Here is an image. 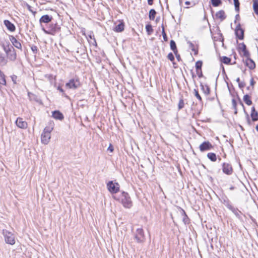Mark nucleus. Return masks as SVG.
<instances>
[{
  "label": "nucleus",
  "instance_id": "1",
  "mask_svg": "<svg viewBox=\"0 0 258 258\" xmlns=\"http://www.w3.org/2000/svg\"><path fill=\"white\" fill-rule=\"evenodd\" d=\"M53 130V123H50L43 130L41 135V141L43 144L47 145L51 139V133Z\"/></svg>",
  "mask_w": 258,
  "mask_h": 258
},
{
  "label": "nucleus",
  "instance_id": "2",
  "mask_svg": "<svg viewBox=\"0 0 258 258\" xmlns=\"http://www.w3.org/2000/svg\"><path fill=\"white\" fill-rule=\"evenodd\" d=\"M119 201L125 208H131L133 204L129 195L125 192H122L120 196Z\"/></svg>",
  "mask_w": 258,
  "mask_h": 258
},
{
  "label": "nucleus",
  "instance_id": "3",
  "mask_svg": "<svg viewBox=\"0 0 258 258\" xmlns=\"http://www.w3.org/2000/svg\"><path fill=\"white\" fill-rule=\"evenodd\" d=\"M3 235L4 237L5 241L6 243L10 245L15 244L16 242L15 236L12 232L7 230H3Z\"/></svg>",
  "mask_w": 258,
  "mask_h": 258
},
{
  "label": "nucleus",
  "instance_id": "4",
  "mask_svg": "<svg viewBox=\"0 0 258 258\" xmlns=\"http://www.w3.org/2000/svg\"><path fill=\"white\" fill-rule=\"evenodd\" d=\"M4 49L7 55L8 58L11 61H15L17 57V54L12 46H4Z\"/></svg>",
  "mask_w": 258,
  "mask_h": 258
},
{
  "label": "nucleus",
  "instance_id": "5",
  "mask_svg": "<svg viewBox=\"0 0 258 258\" xmlns=\"http://www.w3.org/2000/svg\"><path fill=\"white\" fill-rule=\"evenodd\" d=\"M80 85V83L79 79L77 78H73L66 83V87L68 89H76L78 88Z\"/></svg>",
  "mask_w": 258,
  "mask_h": 258
},
{
  "label": "nucleus",
  "instance_id": "6",
  "mask_svg": "<svg viewBox=\"0 0 258 258\" xmlns=\"http://www.w3.org/2000/svg\"><path fill=\"white\" fill-rule=\"evenodd\" d=\"M107 187L109 192L114 194L119 191V185L116 182H113L112 181H111L107 184Z\"/></svg>",
  "mask_w": 258,
  "mask_h": 258
},
{
  "label": "nucleus",
  "instance_id": "7",
  "mask_svg": "<svg viewBox=\"0 0 258 258\" xmlns=\"http://www.w3.org/2000/svg\"><path fill=\"white\" fill-rule=\"evenodd\" d=\"M135 238L138 243H142L144 242L145 240V237L144 235V231L143 229L138 228L137 229Z\"/></svg>",
  "mask_w": 258,
  "mask_h": 258
},
{
  "label": "nucleus",
  "instance_id": "8",
  "mask_svg": "<svg viewBox=\"0 0 258 258\" xmlns=\"http://www.w3.org/2000/svg\"><path fill=\"white\" fill-rule=\"evenodd\" d=\"M16 124L17 126L22 129H25L27 127V123L26 121H24L23 119L21 117H18L16 120Z\"/></svg>",
  "mask_w": 258,
  "mask_h": 258
},
{
  "label": "nucleus",
  "instance_id": "9",
  "mask_svg": "<svg viewBox=\"0 0 258 258\" xmlns=\"http://www.w3.org/2000/svg\"><path fill=\"white\" fill-rule=\"evenodd\" d=\"M213 148L212 144L208 141L203 143L200 146V150L201 152H204L211 150Z\"/></svg>",
  "mask_w": 258,
  "mask_h": 258
},
{
  "label": "nucleus",
  "instance_id": "10",
  "mask_svg": "<svg viewBox=\"0 0 258 258\" xmlns=\"http://www.w3.org/2000/svg\"><path fill=\"white\" fill-rule=\"evenodd\" d=\"M222 170L224 173L227 175H230L232 173V166L228 163H223L222 166Z\"/></svg>",
  "mask_w": 258,
  "mask_h": 258
},
{
  "label": "nucleus",
  "instance_id": "11",
  "mask_svg": "<svg viewBox=\"0 0 258 258\" xmlns=\"http://www.w3.org/2000/svg\"><path fill=\"white\" fill-rule=\"evenodd\" d=\"M4 25L7 27V29L10 32H14L16 30L15 26L10 21L5 20L4 21Z\"/></svg>",
  "mask_w": 258,
  "mask_h": 258
},
{
  "label": "nucleus",
  "instance_id": "12",
  "mask_svg": "<svg viewBox=\"0 0 258 258\" xmlns=\"http://www.w3.org/2000/svg\"><path fill=\"white\" fill-rule=\"evenodd\" d=\"M243 33H244V31H243V29H242L240 28V26H237L236 28L235 29V34H236L237 37L240 40L243 39Z\"/></svg>",
  "mask_w": 258,
  "mask_h": 258
},
{
  "label": "nucleus",
  "instance_id": "13",
  "mask_svg": "<svg viewBox=\"0 0 258 258\" xmlns=\"http://www.w3.org/2000/svg\"><path fill=\"white\" fill-rule=\"evenodd\" d=\"M10 41L12 43L13 45L18 49H21L22 45L19 41L17 40L15 37L11 36L10 38Z\"/></svg>",
  "mask_w": 258,
  "mask_h": 258
},
{
  "label": "nucleus",
  "instance_id": "14",
  "mask_svg": "<svg viewBox=\"0 0 258 258\" xmlns=\"http://www.w3.org/2000/svg\"><path fill=\"white\" fill-rule=\"evenodd\" d=\"M52 117L55 119H58L61 120L63 119L64 116L58 110H55L52 112Z\"/></svg>",
  "mask_w": 258,
  "mask_h": 258
},
{
  "label": "nucleus",
  "instance_id": "15",
  "mask_svg": "<svg viewBox=\"0 0 258 258\" xmlns=\"http://www.w3.org/2000/svg\"><path fill=\"white\" fill-rule=\"evenodd\" d=\"M52 20V17L49 16V15H43L40 19V23H48L50 22Z\"/></svg>",
  "mask_w": 258,
  "mask_h": 258
},
{
  "label": "nucleus",
  "instance_id": "16",
  "mask_svg": "<svg viewBox=\"0 0 258 258\" xmlns=\"http://www.w3.org/2000/svg\"><path fill=\"white\" fill-rule=\"evenodd\" d=\"M239 49L243 52V55L245 56H249V52L246 50V45L244 43H241L239 45Z\"/></svg>",
  "mask_w": 258,
  "mask_h": 258
},
{
  "label": "nucleus",
  "instance_id": "17",
  "mask_svg": "<svg viewBox=\"0 0 258 258\" xmlns=\"http://www.w3.org/2000/svg\"><path fill=\"white\" fill-rule=\"evenodd\" d=\"M215 16H216V19H218L220 21L224 20L226 18L225 12L222 10H221V11H219V12H218L216 14Z\"/></svg>",
  "mask_w": 258,
  "mask_h": 258
},
{
  "label": "nucleus",
  "instance_id": "18",
  "mask_svg": "<svg viewBox=\"0 0 258 258\" xmlns=\"http://www.w3.org/2000/svg\"><path fill=\"white\" fill-rule=\"evenodd\" d=\"M124 30V24L120 23L116 25L113 29V30L116 32H121Z\"/></svg>",
  "mask_w": 258,
  "mask_h": 258
},
{
  "label": "nucleus",
  "instance_id": "19",
  "mask_svg": "<svg viewBox=\"0 0 258 258\" xmlns=\"http://www.w3.org/2000/svg\"><path fill=\"white\" fill-rule=\"evenodd\" d=\"M45 77L49 80L51 84H55V77L53 76L51 74H46L45 75Z\"/></svg>",
  "mask_w": 258,
  "mask_h": 258
},
{
  "label": "nucleus",
  "instance_id": "20",
  "mask_svg": "<svg viewBox=\"0 0 258 258\" xmlns=\"http://www.w3.org/2000/svg\"><path fill=\"white\" fill-rule=\"evenodd\" d=\"M187 43L189 45V48L195 53V54L198 53V49L196 45H194L192 42L188 41Z\"/></svg>",
  "mask_w": 258,
  "mask_h": 258
},
{
  "label": "nucleus",
  "instance_id": "21",
  "mask_svg": "<svg viewBox=\"0 0 258 258\" xmlns=\"http://www.w3.org/2000/svg\"><path fill=\"white\" fill-rule=\"evenodd\" d=\"M251 117L253 121H256L258 119V113L253 107L251 113Z\"/></svg>",
  "mask_w": 258,
  "mask_h": 258
},
{
  "label": "nucleus",
  "instance_id": "22",
  "mask_svg": "<svg viewBox=\"0 0 258 258\" xmlns=\"http://www.w3.org/2000/svg\"><path fill=\"white\" fill-rule=\"evenodd\" d=\"M7 59L5 57L4 54L0 51V64L6 65L7 63Z\"/></svg>",
  "mask_w": 258,
  "mask_h": 258
},
{
  "label": "nucleus",
  "instance_id": "23",
  "mask_svg": "<svg viewBox=\"0 0 258 258\" xmlns=\"http://www.w3.org/2000/svg\"><path fill=\"white\" fill-rule=\"evenodd\" d=\"M42 30L45 34L54 35L57 31V28H54L50 30H46L43 28Z\"/></svg>",
  "mask_w": 258,
  "mask_h": 258
},
{
  "label": "nucleus",
  "instance_id": "24",
  "mask_svg": "<svg viewBox=\"0 0 258 258\" xmlns=\"http://www.w3.org/2000/svg\"><path fill=\"white\" fill-rule=\"evenodd\" d=\"M208 158L212 161L215 162L217 160V156L213 153H209L207 155Z\"/></svg>",
  "mask_w": 258,
  "mask_h": 258
},
{
  "label": "nucleus",
  "instance_id": "25",
  "mask_svg": "<svg viewBox=\"0 0 258 258\" xmlns=\"http://www.w3.org/2000/svg\"><path fill=\"white\" fill-rule=\"evenodd\" d=\"M6 85V81L4 74H0V87Z\"/></svg>",
  "mask_w": 258,
  "mask_h": 258
},
{
  "label": "nucleus",
  "instance_id": "26",
  "mask_svg": "<svg viewBox=\"0 0 258 258\" xmlns=\"http://www.w3.org/2000/svg\"><path fill=\"white\" fill-rule=\"evenodd\" d=\"M243 100L244 102L248 105H250L252 104V101L250 99V97L248 95H245L243 96Z\"/></svg>",
  "mask_w": 258,
  "mask_h": 258
},
{
  "label": "nucleus",
  "instance_id": "27",
  "mask_svg": "<svg viewBox=\"0 0 258 258\" xmlns=\"http://www.w3.org/2000/svg\"><path fill=\"white\" fill-rule=\"evenodd\" d=\"M253 9L255 13L258 15V1L253 0Z\"/></svg>",
  "mask_w": 258,
  "mask_h": 258
},
{
  "label": "nucleus",
  "instance_id": "28",
  "mask_svg": "<svg viewBox=\"0 0 258 258\" xmlns=\"http://www.w3.org/2000/svg\"><path fill=\"white\" fill-rule=\"evenodd\" d=\"M170 48L173 51L176 53L177 52L175 42L173 40H171L170 43Z\"/></svg>",
  "mask_w": 258,
  "mask_h": 258
},
{
  "label": "nucleus",
  "instance_id": "29",
  "mask_svg": "<svg viewBox=\"0 0 258 258\" xmlns=\"http://www.w3.org/2000/svg\"><path fill=\"white\" fill-rule=\"evenodd\" d=\"M156 12L154 9H151L149 12V17L151 20L155 19Z\"/></svg>",
  "mask_w": 258,
  "mask_h": 258
},
{
  "label": "nucleus",
  "instance_id": "30",
  "mask_svg": "<svg viewBox=\"0 0 258 258\" xmlns=\"http://www.w3.org/2000/svg\"><path fill=\"white\" fill-rule=\"evenodd\" d=\"M230 209L232 211V212L234 214V215L238 218H240V211H239L237 209H235L232 207H230Z\"/></svg>",
  "mask_w": 258,
  "mask_h": 258
},
{
  "label": "nucleus",
  "instance_id": "31",
  "mask_svg": "<svg viewBox=\"0 0 258 258\" xmlns=\"http://www.w3.org/2000/svg\"><path fill=\"white\" fill-rule=\"evenodd\" d=\"M247 65L251 69H252L255 67L254 62L251 59L247 60Z\"/></svg>",
  "mask_w": 258,
  "mask_h": 258
},
{
  "label": "nucleus",
  "instance_id": "32",
  "mask_svg": "<svg viewBox=\"0 0 258 258\" xmlns=\"http://www.w3.org/2000/svg\"><path fill=\"white\" fill-rule=\"evenodd\" d=\"M146 31L148 34V35H150L153 31V29L151 25H147L146 26Z\"/></svg>",
  "mask_w": 258,
  "mask_h": 258
},
{
  "label": "nucleus",
  "instance_id": "33",
  "mask_svg": "<svg viewBox=\"0 0 258 258\" xmlns=\"http://www.w3.org/2000/svg\"><path fill=\"white\" fill-rule=\"evenodd\" d=\"M211 2L214 7L218 6L221 3L220 0H211Z\"/></svg>",
  "mask_w": 258,
  "mask_h": 258
},
{
  "label": "nucleus",
  "instance_id": "34",
  "mask_svg": "<svg viewBox=\"0 0 258 258\" xmlns=\"http://www.w3.org/2000/svg\"><path fill=\"white\" fill-rule=\"evenodd\" d=\"M184 103L183 100L182 99H180L179 101L178 105V109H181L183 108L184 107Z\"/></svg>",
  "mask_w": 258,
  "mask_h": 258
},
{
  "label": "nucleus",
  "instance_id": "35",
  "mask_svg": "<svg viewBox=\"0 0 258 258\" xmlns=\"http://www.w3.org/2000/svg\"><path fill=\"white\" fill-rule=\"evenodd\" d=\"M230 61H231L230 58H229L227 57H226V56H224L222 58L223 62L224 63H226V64H228L229 63H230Z\"/></svg>",
  "mask_w": 258,
  "mask_h": 258
},
{
  "label": "nucleus",
  "instance_id": "36",
  "mask_svg": "<svg viewBox=\"0 0 258 258\" xmlns=\"http://www.w3.org/2000/svg\"><path fill=\"white\" fill-rule=\"evenodd\" d=\"M233 1H234L235 10L236 11H238L239 7V3L238 0H233Z\"/></svg>",
  "mask_w": 258,
  "mask_h": 258
},
{
  "label": "nucleus",
  "instance_id": "37",
  "mask_svg": "<svg viewBox=\"0 0 258 258\" xmlns=\"http://www.w3.org/2000/svg\"><path fill=\"white\" fill-rule=\"evenodd\" d=\"M202 66V61H198L196 63V68L197 70L200 69Z\"/></svg>",
  "mask_w": 258,
  "mask_h": 258
},
{
  "label": "nucleus",
  "instance_id": "38",
  "mask_svg": "<svg viewBox=\"0 0 258 258\" xmlns=\"http://www.w3.org/2000/svg\"><path fill=\"white\" fill-rule=\"evenodd\" d=\"M26 6L27 8V9L30 12H31L32 13H33L34 15H35L36 14V12L35 11H33L32 9H31V7L28 4H26Z\"/></svg>",
  "mask_w": 258,
  "mask_h": 258
},
{
  "label": "nucleus",
  "instance_id": "39",
  "mask_svg": "<svg viewBox=\"0 0 258 258\" xmlns=\"http://www.w3.org/2000/svg\"><path fill=\"white\" fill-rule=\"evenodd\" d=\"M194 92H195V96L197 97V98L200 100V101H201L202 100V98L201 97V96L200 95V94H199L197 90H196V89L194 90Z\"/></svg>",
  "mask_w": 258,
  "mask_h": 258
},
{
  "label": "nucleus",
  "instance_id": "40",
  "mask_svg": "<svg viewBox=\"0 0 258 258\" xmlns=\"http://www.w3.org/2000/svg\"><path fill=\"white\" fill-rule=\"evenodd\" d=\"M168 58L171 61H173L174 59V57L172 53H169L167 56Z\"/></svg>",
  "mask_w": 258,
  "mask_h": 258
},
{
  "label": "nucleus",
  "instance_id": "41",
  "mask_svg": "<svg viewBox=\"0 0 258 258\" xmlns=\"http://www.w3.org/2000/svg\"><path fill=\"white\" fill-rule=\"evenodd\" d=\"M107 150L110 151V152H111V153L113 152V151L114 150V148L111 144L109 145V146L107 149Z\"/></svg>",
  "mask_w": 258,
  "mask_h": 258
},
{
  "label": "nucleus",
  "instance_id": "42",
  "mask_svg": "<svg viewBox=\"0 0 258 258\" xmlns=\"http://www.w3.org/2000/svg\"><path fill=\"white\" fill-rule=\"evenodd\" d=\"M185 5H186V6H188V5H191V6H194V5H195V4H195V3H194V2H189V1H186V2H185Z\"/></svg>",
  "mask_w": 258,
  "mask_h": 258
},
{
  "label": "nucleus",
  "instance_id": "43",
  "mask_svg": "<svg viewBox=\"0 0 258 258\" xmlns=\"http://www.w3.org/2000/svg\"><path fill=\"white\" fill-rule=\"evenodd\" d=\"M162 34H163V36L164 40L166 41L167 40V38H166V35L165 33L164 28H163V30H162Z\"/></svg>",
  "mask_w": 258,
  "mask_h": 258
},
{
  "label": "nucleus",
  "instance_id": "44",
  "mask_svg": "<svg viewBox=\"0 0 258 258\" xmlns=\"http://www.w3.org/2000/svg\"><path fill=\"white\" fill-rule=\"evenodd\" d=\"M12 80L14 82V83H16V79H17V76H12Z\"/></svg>",
  "mask_w": 258,
  "mask_h": 258
},
{
  "label": "nucleus",
  "instance_id": "45",
  "mask_svg": "<svg viewBox=\"0 0 258 258\" xmlns=\"http://www.w3.org/2000/svg\"><path fill=\"white\" fill-rule=\"evenodd\" d=\"M57 89L58 90H59L60 92H61L62 93H64L63 90L60 86H58L57 88Z\"/></svg>",
  "mask_w": 258,
  "mask_h": 258
},
{
  "label": "nucleus",
  "instance_id": "46",
  "mask_svg": "<svg viewBox=\"0 0 258 258\" xmlns=\"http://www.w3.org/2000/svg\"><path fill=\"white\" fill-rule=\"evenodd\" d=\"M88 37L89 38L91 39V40H92L94 42H95V40L93 37V36H92L91 34L90 35H88Z\"/></svg>",
  "mask_w": 258,
  "mask_h": 258
},
{
  "label": "nucleus",
  "instance_id": "47",
  "mask_svg": "<svg viewBox=\"0 0 258 258\" xmlns=\"http://www.w3.org/2000/svg\"><path fill=\"white\" fill-rule=\"evenodd\" d=\"M153 0H148V3L149 5H152L153 4Z\"/></svg>",
  "mask_w": 258,
  "mask_h": 258
},
{
  "label": "nucleus",
  "instance_id": "48",
  "mask_svg": "<svg viewBox=\"0 0 258 258\" xmlns=\"http://www.w3.org/2000/svg\"><path fill=\"white\" fill-rule=\"evenodd\" d=\"M238 84H239V86L240 87L242 88V87H244V84H242V83L240 82Z\"/></svg>",
  "mask_w": 258,
  "mask_h": 258
},
{
  "label": "nucleus",
  "instance_id": "49",
  "mask_svg": "<svg viewBox=\"0 0 258 258\" xmlns=\"http://www.w3.org/2000/svg\"><path fill=\"white\" fill-rule=\"evenodd\" d=\"M253 83H254L253 80V79H251V80L250 81V84L251 85H253Z\"/></svg>",
  "mask_w": 258,
  "mask_h": 258
},
{
  "label": "nucleus",
  "instance_id": "50",
  "mask_svg": "<svg viewBox=\"0 0 258 258\" xmlns=\"http://www.w3.org/2000/svg\"><path fill=\"white\" fill-rule=\"evenodd\" d=\"M236 81L239 83H240V79L239 78H237Z\"/></svg>",
  "mask_w": 258,
  "mask_h": 258
},
{
  "label": "nucleus",
  "instance_id": "51",
  "mask_svg": "<svg viewBox=\"0 0 258 258\" xmlns=\"http://www.w3.org/2000/svg\"><path fill=\"white\" fill-rule=\"evenodd\" d=\"M255 128H256V130L257 131H258V124L256 126Z\"/></svg>",
  "mask_w": 258,
  "mask_h": 258
},
{
  "label": "nucleus",
  "instance_id": "52",
  "mask_svg": "<svg viewBox=\"0 0 258 258\" xmlns=\"http://www.w3.org/2000/svg\"><path fill=\"white\" fill-rule=\"evenodd\" d=\"M207 90L209 91V88H208V87H207Z\"/></svg>",
  "mask_w": 258,
  "mask_h": 258
}]
</instances>
